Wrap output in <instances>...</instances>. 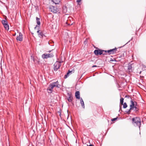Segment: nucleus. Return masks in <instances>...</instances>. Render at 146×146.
<instances>
[{
  "label": "nucleus",
  "mask_w": 146,
  "mask_h": 146,
  "mask_svg": "<svg viewBox=\"0 0 146 146\" xmlns=\"http://www.w3.org/2000/svg\"><path fill=\"white\" fill-rule=\"evenodd\" d=\"M60 85L59 84L58 81L56 82H53L50 84L47 88L48 92L49 93H51L52 92V90L54 87L59 88L60 87Z\"/></svg>",
  "instance_id": "nucleus-1"
},
{
  "label": "nucleus",
  "mask_w": 146,
  "mask_h": 146,
  "mask_svg": "<svg viewBox=\"0 0 146 146\" xmlns=\"http://www.w3.org/2000/svg\"><path fill=\"white\" fill-rule=\"evenodd\" d=\"M132 123L135 127H138L139 130L141 126V120L139 117L133 118L132 119Z\"/></svg>",
  "instance_id": "nucleus-2"
},
{
  "label": "nucleus",
  "mask_w": 146,
  "mask_h": 146,
  "mask_svg": "<svg viewBox=\"0 0 146 146\" xmlns=\"http://www.w3.org/2000/svg\"><path fill=\"white\" fill-rule=\"evenodd\" d=\"M49 9L50 11L54 13H59L60 11V9H58L56 7L52 5L49 6Z\"/></svg>",
  "instance_id": "nucleus-3"
},
{
  "label": "nucleus",
  "mask_w": 146,
  "mask_h": 146,
  "mask_svg": "<svg viewBox=\"0 0 146 146\" xmlns=\"http://www.w3.org/2000/svg\"><path fill=\"white\" fill-rule=\"evenodd\" d=\"M61 62L57 61L54 64V71H57L61 66Z\"/></svg>",
  "instance_id": "nucleus-4"
},
{
  "label": "nucleus",
  "mask_w": 146,
  "mask_h": 146,
  "mask_svg": "<svg viewBox=\"0 0 146 146\" xmlns=\"http://www.w3.org/2000/svg\"><path fill=\"white\" fill-rule=\"evenodd\" d=\"M53 54H44L42 55V57L43 59H47L49 58H52L53 56Z\"/></svg>",
  "instance_id": "nucleus-5"
},
{
  "label": "nucleus",
  "mask_w": 146,
  "mask_h": 146,
  "mask_svg": "<svg viewBox=\"0 0 146 146\" xmlns=\"http://www.w3.org/2000/svg\"><path fill=\"white\" fill-rule=\"evenodd\" d=\"M1 22L5 29L8 30L9 29V26L8 24L7 21L6 20H2Z\"/></svg>",
  "instance_id": "nucleus-6"
},
{
  "label": "nucleus",
  "mask_w": 146,
  "mask_h": 146,
  "mask_svg": "<svg viewBox=\"0 0 146 146\" xmlns=\"http://www.w3.org/2000/svg\"><path fill=\"white\" fill-rule=\"evenodd\" d=\"M103 51V50L100 49L96 50L94 51V53L95 54L97 55H100L103 53L102 52Z\"/></svg>",
  "instance_id": "nucleus-7"
},
{
  "label": "nucleus",
  "mask_w": 146,
  "mask_h": 146,
  "mask_svg": "<svg viewBox=\"0 0 146 146\" xmlns=\"http://www.w3.org/2000/svg\"><path fill=\"white\" fill-rule=\"evenodd\" d=\"M133 65V64H131L130 63L128 64L127 70L129 72H132L134 68L132 67Z\"/></svg>",
  "instance_id": "nucleus-8"
},
{
  "label": "nucleus",
  "mask_w": 146,
  "mask_h": 146,
  "mask_svg": "<svg viewBox=\"0 0 146 146\" xmlns=\"http://www.w3.org/2000/svg\"><path fill=\"white\" fill-rule=\"evenodd\" d=\"M37 32L38 34V35L40 38H42L43 36H45L43 32L39 30L38 29Z\"/></svg>",
  "instance_id": "nucleus-9"
},
{
  "label": "nucleus",
  "mask_w": 146,
  "mask_h": 146,
  "mask_svg": "<svg viewBox=\"0 0 146 146\" xmlns=\"http://www.w3.org/2000/svg\"><path fill=\"white\" fill-rule=\"evenodd\" d=\"M117 51V49L116 48H115L109 50H107V52L109 54H111L116 53Z\"/></svg>",
  "instance_id": "nucleus-10"
},
{
  "label": "nucleus",
  "mask_w": 146,
  "mask_h": 146,
  "mask_svg": "<svg viewBox=\"0 0 146 146\" xmlns=\"http://www.w3.org/2000/svg\"><path fill=\"white\" fill-rule=\"evenodd\" d=\"M23 35L20 32L19 33V36L17 37L16 39L17 40L19 41H22L23 40Z\"/></svg>",
  "instance_id": "nucleus-11"
},
{
  "label": "nucleus",
  "mask_w": 146,
  "mask_h": 146,
  "mask_svg": "<svg viewBox=\"0 0 146 146\" xmlns=\"http://www.w3.org/2000/svg\"><path fill=\"white\" fill-rule=\"evenodd\" d=\"M131 104L130 105V109L133 110L134 107V102L132 100H131L130 101Z\"/></svg>",
  "instance_id": "nucleus-12"
},
{
  "label": "nucleus",
  "mask_w": 146,
  "mask_h": 146,
  "mask_svg": "<svg viewBox=\"0 0 146 146\" xmlns=\"http://www.w3.org/2000/svg\"><path fill=\"white\" fill-rule=\"evenodd\" d=\"M75 97L76 99H80V94L79 91H77L75 93Z\"/></svg>",
  "instance_id": "nucleus-13"
},
{
  "label": "nucleus",
  "mask_w": 146,
  "mask_h": 146,
  "mask_svg": "<svg viewBox=\"0 0 146 146\" xmlns=\"http://www.w3.org/2000/svg\"><path fill=\"white\" fill-rule=\"evenodd\" d=\"M80 102L81 104V106L82 107L84 108H85V106H84V101L81 98L80 99Z\"/></svg>",
  "instance_id": "nucleus-14"
},
{
  "label": "nucleus",
  "mask_w": 146,
  "mask_h": 146,
  "mask_svg": "<svg viewBox=\"0 0 146 146\" xmlns=\"http://www.w3.org/2000/svg\"><path fill=\"white\" fill-rule=\"evenodd\" d=\"M69 97L68 98V100L69 102H71L72 101V97L71 94H69Z\"/></svg>",
  "instance_id": "nucleus-15"
},
{
  "label": "nucleus",
  "mask_w": 146,
  "mask_h": 146,
  "mask_svg": "<svg viewBox=\"0 0 146 146\" xmlns=\"http://www.w3.org/2000/svg\"><path fill=\"white\" fill-rule=\"evenodd\" d=\"M62 11L64 13H66L67 11V7L66 6H64L62 8Z\"/></svg>",
  "instance_id": "nucleus-16"
},
{
  "label": "nucleus",
  "mask_w": 146,
  "mask_h": 146,
  "mask_svg": "<svg viewBox=\"0 0 146 146\" xmlns=\"http://www.w3.org/2000/svg\"><path fill=\"white\" fill-rule=\"evenodd\" d=\"M52 1L55 4H58L60 1V0H53Z\"/></svg>",
  "instance_id": "nucleus-17"
},
{
  "label": "nucleus",
  "mask_w": 146,
  "mask_h": 146,
  "mask_svg": "<svg viewBox=\"0 0 146 146\" xmlns=\"http://www.w3.org/2000/svg\"><path fill=\"white\" fill-rule=\"evenodd\" d=\"M72 71H70V70H69L68 71V72L66 73V74L64 76V78H66L68 76L69 74L70 73H72Z\"/></svg>",
  "instance_id": "nucleus-18"
},
{
  "label": "nucleus",
  "mask_w": 146,
  "mask_h": 146,
  "mask_svg": "<svg viewBox=\"0 0 146 146\" xmlns=\"http://www.w3.org/2000/svg\"><path fill=\"white\" fill-rule=\"evenodd\" d=\"M36 22H37V24L38 25H40V19L39 18H38V17H36Z\"/></svg>",
  "instance_id": "nucleus-19"
},
{
  "label": "nucleus",
  "mask_w": 146,
  "mask_h": 146,
  "mask_svg": "<svg viewBox=\"0 0 146 146\" xmlns=\"http://www.w3.org/2000/svg\"><path fill=\"white\" fill-rule=\"evenodd\" d=\"M133 110L135 112H137L138 111L139 109L137 108V106H135Z\"/></svg>",
  "instance_id": "nucleus-20"
},
{
  "label": "nucleus",
  "mask_w": 146,
  "mask_h": 146,
  "mask_svg": "<svg viewBox=\"0 0 146 146\" xmlns=\"http://www.w3.org/2000/svg\"><path fill=\"white\" fill-rule=\"evenodd\" d=\"M124 99L123 98H121L120 99V103L122 105L123 104V103Z\"/></svg>",
  "instance_id": "nucleus-21"
},
{
  "label": "nucleus",
  "mask_w": 146,
  "mask_h": 146,
  "mask_svg": "<svg viewBox=\"0 0 146 146\" xmlns=\"http://www.w3.org/2000/svg\"><path fill=\"white\" fill-rule=\"evenodd\" d=\"M132 109H130V108L129 109V110H126L125 111V112L127 114H130L131 111V110H132Z\"/></svg>",
  "instance_id": "nucleus-22"
},
{
  "label": "nucleus",
  "mask_w": 146,
  "mask_h": 146,
  "mask_svg": "<svg viewBox=\"0 0 146 146\" xmlns=\"http://www.w3.org/2000/svg\"><path fill=\"white\" fill-rule=\"evenodd\" d=\"M123 108H125L127 107V105L125 102L123 104Z\"/></svg>",
  "instance_id": "nucleus-23"
},
{
  "label": "nucleus",
  "mask_w": 146,
  "mask_h": 146,
  "mask_svg": "<svg viewBox=\"0 0 146 146\" xmlns=\"http://www.w3.org/2000/svg\"><path fill=\"white\" fill-rule=\"evenodd\" d=\"M82 0H77L76 2L78 5H80L81 4V1Z\"/></svg>",
  "instance_id": "nucleus-24"
},
{
  "label": "nucleus",
  "mask_w": 146,
  "mask_h": 146,
  "mask_svg": "<svg viewBox=\"0 0 146 146\" xmlns=\"http://www.w3.org/2000/svg\"><path fill=\"white\" fill-rule=\"evenodd\" d=\"M103 51L102 52L103 53L102 54H103L104 55L106 54V53L108 52L107 50H103Z\"/></svg>",
  "instance_id": "nucleus-25"
},
{
  "label": "nucleus",
  "mask_w": 146,
  "mask_h": 146,
  "mask_svg": "<svg viewBox=\"0 0 146 146\" xmlns=\"http://www.w3.org/2000/svg\"><path fill=\"white\" fill-rule=\"evenodd\" d=\"M117 117H116V118H115L113 119H111V121H115L117 119Z\"/></svg>",
  "instance_id": "nucleus-26"
},
{
  "label": "nucleus",
  "mask_w": 146,
  "mask_h": 146,
  "mask_svg": "<svg viewBox=\"0 0 146 146\" xmlns=\"http://www.w3.org/2000/svg\"><path fill=\"white\" fill-rule=\"evenodd\" d=\"M134 104H135V105H134V107L135 106H137V103L136 102H135V101H134Z\"/></svg>",
  "instance_id": "nucleus-27"
},
{
  "label": "nucleus",
  "mask_w": 146,
  "mask_h": 146,
  "mask_svg": "<svg viewBox=\"0 0 146 146\" xmlns=\"http://www.w3.org/2000/svg\"><path fill=\"white\" fill-rule=\"evenodd\" d=\"M97 67V66H96V65H93V66H92V67Z\"/></svg>",
  "instance_id": "nucleus-28"
},
{
  "label": "nucleus",
  "mask_w": 146,
  "mask_h": 146,
  "mask_svg": "<svg viewBox=\"0 0 146 146\" xmlns=\"http://www.w3.org/2000/svg\"><path fill=\"white\" fill-rule=\"evenodd\" d=\"M37 26V25H36V26L35 27V28H34L35 29H36Z\"/></svg>",
  "instance_id": "nucleus-29"
},
{
  "label": "nucleus",
  "mask_w": 146,
  "mask_h": 146,
  "mask_svg": "<svg viewBox=\"0 0 146 146\" xmlns=\"http://www.w3.org/2000/svg\"><path fill=\"white\" fill-rule=\"evenodd\" d=\"M89 146H94L92 145H89Z\"/></svg>",
  "instance_id": "nucleus-30"
},
{
  "label": "nucleus",
  "mask_w": 146,
  "mask_h": 146,
  "mask_svg": "<svg viewBox=\"0 0 146 146\" xmlns=\"http://www.w3.org/2000/svg\"><path fill=\"white\" fill-rule=\"evenodd\" d=\"M51 52V51H48V52Z\"/></svg>",
  "instance_id": "nucleus-31"
},
{
  "label": "nucleus",
  "mask_w": 146,
  "mask_h": 146,
  "mask_svg": "<svg viewBox=\"0 0 146 146\" xmlns=\"http://www.w3.org/2000/svg\"><path fill=\"white\" fill-rule=\"evenodd\" d=\"M111 61H113V60H110Z\"/></svg>",
  "instance_id": "nucleus-32"
},
{
  "label": "nucleus",
  "mask_w": 146,
  "mask_h": 146,
  "mask_svg": "<svg viewBox=\"0 0 146 146\" xmlns=\"http://www.w3.org/2000/svg\"><path fill=\"white\" fill-rule=\"evenodd\" d=\"M32 57H33L32 56H31V58H32Z\"/></svg>",
  "instance_id": "nucleus-33"
},
{
  "label": "nucleus",
  "mask_w": 146,
  "mask_h": 146,
  "mask_svg": "<svg viewBox=\"0 0 146 146\" xmlns=\"http://www.w3.org/2000/svg\"><path fill=\"white\" fill-rule=\"evenodd\" d=\"M33 61L34 62V59L33 58Z\"/></svg>",
  "instance_id": "nucleus-34"
}]
</instances>
